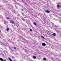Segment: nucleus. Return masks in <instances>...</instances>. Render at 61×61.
<instances>
[{
    "label": "nucleus",
    "mask_w": 61,
    "mask_h": 61,
    "mask_svg": "<svg viewBox=\"0 0 61 61\" xmlns=\"http://www.w3.org/2000/svg\"><path fill=\"white\" fill-rule=\"evenodd\" d=\"M16 49V47H14V49Z\"/></svg>",
    "instance_id": "nucleus-15"
},
{
    "label": "nucleus",
    "mask_w": 61,
    "mask_h": 61,
    "mask_svg": "<svg viewBox=\"0 0 61 61\" xmlns=\"http://www.w3.org/2000/svg\"><path fill=\"white\" fill-rule=\"evenodd\" d=\"M45 12L46 13H50V12L48 10H46L45 11Z\"/></svg>",
    "instance_id": "nucleus-3"
},
{
    "label": "nucleus",
    "mask_w": 61,
    "mask_h": 61,
    "mask_svg": "<svg viewBox=\"0 0 61 61\" xmlns=\"http://www.w3.org/2000/svg\"><path fill=\"white\" fill-rule=\"evenodd\" d=\"M11 23H12V24H14V21H11Z\"/></svg>",
    "instance_id": "nucleus-6"
},
{
    "label": "nucleus",
    "mask_w": 61,
    "mask_h": 61,
    "mask_svg": "<svg viewBox=\"0 0 61 61\" xmlns=\"http://www.w3.org/2000/svg\"><path fill=\"white\" fill-rule=\"evenodd\" d=\"M59 5H57V7H59Z\"/></svg>",
    "instance_id": "nucleus-13"
},
{
    "label": "nucleus",
    "mask_w": 61,
    "mask_h": 61,
    "mask_svg": "<svg viewBox=\"0 0 61 61\" xmlns=\"http://www.w3.org/2000/svg\"><path fill=\"white\" fill-rule=\"evenodd\" d=\"M9 28H7L6 29L7 31V32H8V31H9Z\"/></svg>",
    "instance_id": "nucleus-7"
},
{
    "label": "nucleus",
    "mask_w": 61,
    "mask_h": 61,
    "mask_svg": "<svg viewBox=\"0 0 61 61\" xmlns=\"http://www.w3.org/2000/svg\"><path fill=\"white\" fill-rule=\"evenodd\" d=\"M8 59H9V60H10V61H12V60H11V58H8Z\"/></svg>",
    "instance_id": "nucleus-8"
},
{
    "label": "nucleus",
    "mask_w": 61,
    "mask_h": 61,
    "mask_svg": "<svg viewBox=\"0 0 61 61\" xmlns=\"http://www.w3.org/2000/svg\"><path fill=\"white\" fill-rule=\"evenodd\" d=\"M33 58L34 59H36V57L35 56H33Z\"/></svg>",
    "instance_id": "nucleus-9"
},
{
    "label": "nucleus",
    "mask_w": 61,
    "mask_h": 61,
    "mask_svg": "<svg viewBox=\"0 0 61 61\" xmlns=\"http://www.w3.org/2000/svg\"><path fill=\"white\" fill-rule=\"evenodd\" d=\"M1 32V30H0V33Z\"/></svg>",
    "instance_id": "nucleus-21"
},
{
    "label": "nucleus",
    "mask_w": 61,
    "mask_h": 61,
    "mask_svg": "<svg viewBox=\"0 0 61 61\" xmlns=\"http://www.w3.org/2000/svg\"><path fill=\"white\" fill-rule=\"evenodd\" d=\"M54 56H56V55H55Z\"/></svg>",
    "instance_id": "nucleus-20"
},
{
    "label": "nucleus",
    "mask_w": 61,
    "mask_h": 61,
    "mask_svg": "<svg viewBox=\"0 0 61 61\" xmlns=\"http://www.w3.org/2000/svg\"><path fill=\"white\" fill-rule=\"evenodd\" d=\"M21 10L22 11H24V10H23V9H21Z\"/></svg>",
    "instance_id": "nucleus-16"
},
{
    "label": "nucleus",
    "mask_w": 61,
    "mask_h": 61,
    "mask_svg": "<svg viewBox=\"0 0 61 61\" xmlns=\"http://www.w3.org/2000/svg\"><path fill=\"white\" fill-rule=\"evenodd\" d=\"M61 6H60V5L59 6V7H61Z\"/></svg>",
    "instance_id": "nucleus-18"
},
{
    "label": "nucleus",
    "mask_w": 61,
    "mask_h": 61,
    "mask_svg": "<svg viewBox=\"0 0 61 61\" xmlns=\"http://www.w3.org/2000/svg\"><path fill=\"white\" fill-rule=\"evenodd\" d=\"M32 31V29H30V31L31 32Z\"/></svg>",
    "instance_id": "nucleus-12"
},
{
    "label": "nucleus",
    "mask_w": 61,
    "mask_h": 61,
    "mask_svg": "<svg viewBox=\"0 0 61 61\" xmlns=\"http://www.w3.org/2000/svg\"><path fill=\"white\" fill-rule=\"evenodd\" d=\"M54 30L56 31H58V30H60V28H59V26H57L56 25H54Z\"/></svg>",
    "instance_id": "nucleus-1"
},
{
    "label": "nucleus",
    "mask_w": 61,
    "mask_h": 61,
    "mask_svg": "<svg viewBox=\"0 0 61 61\" xmlns=\"http://www.w3.org/2000/svg\"><path fill=\"white\" fill-rule=\"evenodd\" d=\"M43 59L45 61H46V58H44Z\"/></svg>",
    "instance_id": "nucleus-11"
},
{
    "label": "nucleus",
    "mask_w": 61,
    "mask_h": 61,
    "mask_svg": "<svg viewBox=\"0 0 61 61\" xmlns=\"http://www.w3.org/2000/svg\"><path fill=\"white\" fill-rule=\"evenodd\" d=\"M33 24L34 25H36V23L35 22H34Z\"/></svg>",
    "instance_id": "nucleus-4"
},
{
    "label": "nucleus",
    "mask_w": 61,
    "mask_h": 61,
    "mask_svg": "<svg viewBox=\"0 0 61 61\" xmlns=\"http://www.w3.org/2000/svg\"><path fill=\"white\" fill-rule=\"evenodd\" d=\"M4 61H7L6 60H5Z\"/></svg>",
    "instance_id": "nucleus-19"
},
{
    "label": "nucleus",
    "mask_w": 61,
    "mask_h": 61,
    "mask_svg": "<svg viewBox=\"0 0 61 61\" xmlns=\"http://www.w3.org/2000/svg\"><path fill=\"white\" fill-rule=\"evenodd\" d=\"M42 46H46V44L44 43H42Z\"/></svg>",
    "instance_id": "nucleus-2"
},
{
    "label": "nucleus",
    "mask_w": 61,
    "mask_h": 61,
    "mask_svg": "<svg viewBox=\"0 0 61 61\" xmlns=\"http://www.w3.org/2000/svg\"><path fill=\"white\" fill-rule=\"evenodd\" d=\"M52 35H54V33H53L52 34Z\"/></svg>",
    "instance_id": "nucleus-17"
},
{
    "label": "nucleus",
    "mask_w": 61,
    "mask_h": 61,
    "mask_svg": "<svg viewBox=\"0 0 61 61\" xmlns=\"http://www.w3.org/2000/svg\"><path fill=\"white\" fill-rule=\"evenodd\" d=\"M41 37L42 38H43V39H45V38L44 37V36H41Z\"/></svg>",
    "instance_id": "nucleus-5"
},
{
    "label": "nucleus",
    "mask_w": 61,
    "mask_h": 61,
    "mask_svg": "<svg viewBox=\"0 0 61 61\" xmlns=\"http://www.w3.org/2000/svg\"><path fill=\"white\" fill-rule=\"evenodd\" d=\"M56 36V34L55 33H54V36Z\"/></svg>",
    "instance_id": "nucleus-10"
},
{
    "label": "nucleus",
    "mask_w": 61,
    "mask_h": 61,
    "mask_svg": "<svg viewBox=\"0 0 61 61\" xmlns=\"http://www.w3.org/2000/svg\"><path fill=\"white\" fill-rule=\"evenodd\" d=\"M10 19V18H9L8 17H7V19Z\"/></svg>",
    "instance_id": "nucleus-14"
}]
</instances>
